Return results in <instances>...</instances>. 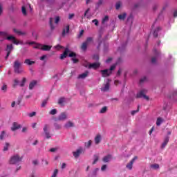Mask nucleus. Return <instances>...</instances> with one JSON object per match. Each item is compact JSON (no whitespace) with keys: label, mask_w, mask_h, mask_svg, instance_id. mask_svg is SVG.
I'll return each mask as SVG.
<instances>
[{"label":"nucleus","mask_w":177,"mask_h":177,"mask_svg":"<svg viewBox=\"0 0 177 177\" xmlns=\"http://www.w3.org/2000/svg\"><path fill=\"white\" fill-rule=\"evenodd\" d=\"M20 67H21V62H20L19 59H16L13 64L14 71L16 74H21V73H24V71Z\"/></svg>","instance_id":"obj_1"},{"label":"nucleus","mask_w":177,"mask_h":177,"mask_svg":"<svg viewBox=\"0 0 177 177\" xmlns=\"http://www.w3.org/2000/svg\"><path fill=\"white\" fill-rule=\"evenodd\" d=\"M115 65H112L109 69H104L101 71L102 77H104V78H106V77H110V75H111V73L113 70H115Z\"/></svg>","instance_id":"obj_2"},{"label":"nucleus","mask_w":177,"mask_h":177,"mask_svg":"<svg viewBox=\"0 0 177 177\" xmlns=\"http://www.w3.org/2000/svg\"><path fill=\"white\" fill-rule=\"evenodd\" d=\"M23 160V157H20L18 154L12 156L9 160L10 164L15 165L17 164V162H21Z\"/></svg>","instance_id":"obj_3"},{"label":"nucleus","mask_w":177,"mask_h":177,"mask_svg":"<svg viewBox=\"0 0 177 177\" xmlns=\"http://www.w3.org/2000/svg\"><path fill=\"white\" fill-rule=\"evenodd\" d=\"M142 97H144L145 100H149V96L146 95L145 90L140 91L136 95V99H140Z\"/></svg>","instance_id":"obj_4"},{"label":"nucleus","mask_w":177,"mask_h":177,"mask_svg":"<svg viewBox=\"0 0 177 177\" xmlns=\"http://www.w3.org/2000/svg\"><path fill=\"white\" fill-rule=\"evenodd\" d=\"M43 131L44 132V135L46 138V139H50L52 138V135L50 134V132L49 131V124H45Z\"/></svg>","instance_id":"obj_5"},{"label":"nucleus","mask_w":177,"mask_h":177,"mask_svg":"<svg viewBox=\"0 0 177 177\" xmlns=\"http://www.w3.org/2000/svg\"><path fill=\"white\" fill-rule=\"evenodd\" d=\"M153 53L156 55V57H152L151 59V63H153L154 64L157 63V57L160 56V51L157 50V49L154 48Z\"/></svg>","instance_id":"obj_6"},{"label":"nucleus","mask_w":177,"mask_h":177,"mask_svg":"<svg viewBox=\"0 0 177 177\" xmlns=\"http://www.w3.org/2000/svg\"><path fill=\"white\" fill-rule=\"evenodd\" d=\"M136 160H138V156H135L133 159H132L127 165H126V168H127L128 169H129L131 171V169H132V167L133 165V162H135V161H136Z\"/></svg>","instance_id":"obj_7"},{"label":"nucleus","mask_w":177,"mask_h":177,"mask_svg":"<svg viewBox=\"0 0 177 177\" xmlns=\"http://www.w3.org/2000/svg\"><path fill=\"white\" fill-rule=\"evenodd\" d=\"M6 39L8 41H12V44H15V45H19V41L16 39V37L13 36H8L6 37Z\"/></svg>","instance_id":"obj_8"},{"label":"nucleus","mask_w":177,"mask_h":177,"mask_svg":"<svg viewBox=\"0 0 177 177\" xmlns=\"http://www.w3.org/2000/svg\"><path fill=\"white\" fill-rule=\"evenodd\" d=\"M21 128V125L19 124L17 122H15L12 123V127H11V131L15 132V131H17V129H20Z\"/></svg>","instance_id":"obj_9"},{"label":"nucleus","mask_w":177,"mask_h":177,"mask_svg":"<svg viewBox=\"0 0 177 177\" xmlns=\"http://www.w3.org/2000/svg\"><path fill=\"white\" fill-rule=\"evenodd\" d=\"M64 120H67V113H66V112H62L58 116L57 120L58 121H64Z\"/></svg>","instance_id":"obj_10"},{"label":"nucleus","mask_w":177,"mask_h":177,"mask_svg":"<svg viewBox=\"0 0 177 177\" xmlns=\"http://www.w3.org/2000/svg\"><path fill=\"white\" fill-rule=\"evenodd\" d=\"M84 151V149L82 148L78 149L76 151L73 152V157L75 158H78L80 157V155Z\"/></svg>","instance_id":"obj_11"},{"label":"nucleus","mask_w":177,"mask_h":177,"mask_svg":"<svg viewBox=\"0 0 177 177\" xmlns=\"http://www.w3.org/2000/svg\"><path fill=\"white\" fill-rule=\"evenodd\" d=\"M70 52V50L68 48H65L64 53L61 54L60 59L61 60H63V59H66L67 56H68V53Z\"/></svg>","instance_id":"obj_12"},{"label":"nucleus","mask_w":177,"mask_h":177,"mask_svg":"<svg viewBox=\"0 0 177 177\" xmlns=\"http://www.w3.org/2000/svg\"><path fill=\"white\" fill-rule=\"evenodd\" d=\"M99 67H100V63L99 62L90 64L88 65V68H93L94 70H96V68H99Z\"/></svg>","instance_id":"obj_13"},{"label":"nucleus","mask_w":177,"mask_h":177,"mask_svg":"<svg viewBox=\"0 0 177 177\" xmlns=\"http://www.w3.org/2000/svg\"><path fill=\"white\" fill-rule=\"evenodd\" d=\"M88 75H89V72L88 71H86L84 73L79 75L77 78H78V80H84V79L86 78V77H88Z\"/></svg>","instance_id":"obj_14"},{"label":"nucleus","mask_w":177,"mask_h":177,"mask_svg":"<svg viewBox=\"0 0 177 177\" xmlns=\"http://www.w3.org/2000/svg\"><path fill=\"white\" fill-rule=\"evenodd\" d=\"M70 32V26L67 25L62 30V37H66V34Z\"/></svg>","instance_id":"obj_15"},{"label":"nucleus","mask_w":177,"mask_h":177,"mask_svg":"<svg viewBox=\"0 0 177 177\" xmlns=\"http://www.w3.org/2000/svg\"><path fill=\"white\" fill-rule=\"evenodd\" d=\"M73 127H74V123H73L71 121H68L64 124V128L68 129V128H73Z\"/></svg>","instance_id":"obj_16"},{"label":"nucleus","mask_w":177,"mask_h":177,"mask_svg":"<svg viewBox=\"0 0 177 177\" xmlns=\"http://www.w3.org/2000/svg\"><path fill=\"white\" fill-rule=\"evenodd\" d=\"M12 50H13V45L8 44L6 48V52L10 55V53H12Z\"/></svg>","instance_id":"obj_17"},{"label":"nucleus","mask_w":177,"mask_h":177,"mask_svg":"<svg viewBox=\"0 0 177 177\" xmlns=\"http://www.w3.org/2000/svg\"><path fill=\"white\" fill-rule=\"evenodd\" d=\"M110 89V83L108 82L106 84L104 85V87L101 88V91L102 92H107Z\"/></svg>","instance_id":"obj_18"},{"label":"nucleus","mask_w":177,"mask_h":177,"mask_svg":"<svg viewBox=\"0 0 177 177\" xmlns=\"http://www.w3.org/2000/svg\"><path fill=\"white\" fill-rule=\"evenodd\" d=\"M37 84H38V82L37 80H32V82H30V83L29 84V89L30 91H32V89H34V86H35Z\"/></svg>","instance_id":"obj_19"},{"label":"nucleus","mask_w":177,"mask_h":177,"mask_svg":"<svg viewBox=\"0 0 177 177\" xmlns=\"http://www.w3.org/2000/svg\"><path fill=\"white\" fill-rule=\"evenodd\" d=\"M49 26L51 31H53L55 30V25H53V18L50 17L49 19Z\"/></svg>","instance_id":"obj_20"},{"label":"nucleus","mask_w":177,"mask_h":177,"mask_svg":"<svg viewBox=\"0 0 177 177\" xmlns=\"http://www.w3.org/2000/svg\"><path fill=\"white\" fill-rule=\"evenodd\" d=\"M101 140H102V136H100V134L97 135L95 138V145H99Z\"/></svg>","instance_id":"obj_21"},{"label":"nucleus","mask_w":177,"mask_h":177,"mask_svg":"<svg viewBox=\"0 0 177 177\" xmlns=\"http://www.w3.org/2000/svg\"><path fill=\"white\" fill-rule=\"evenodd\" d=\"M24 64L28 66H32V64H35V62L31 61L30 59H26L24 61Z\"/></svg>","instance_id":"obj_22"},{"label":"nucleus","mask_w":177,"mask_h":177,"mask_svg":"<svg viewBox=\"0 0 177 177\" xmlns=\"http://www.w3.org/2000/svg\"><path fill=\"white\" fill-rule=\"evenodd\" d=\"M41 50L48 51L50 50V49H52V46L48 45H43L41 46Z\"/></svg>","instance_id":"obj_23"},{"label":"nucleus","mask_w":177,"mask_h":177,"mask_svg":"<svg viewBox=\"0 0 177 177\" xmlns=\"http://www.w3.org/2000/svg\"><path fill=\"white\" fill-rule=\"evenodd\" d=\"M13 31H14V32H15L18 35H26L27 34L26 32H21V30H17L16 28H14Z\"/></svg>","instance_id":"obj_24"},{"label":"nucleus","mask_w":177,"mask_h":177,"mask_svg":"<svg viewBox=\"0 0 177 177\" xmlns=\"http://www.w3.org/2000/svg\"><path fill=\"white\" fill-rule=\"evenodd\" d=\"M168 142H169V137H165L163 143L162 144V149H164L167 145H168Z\"/></svg>","instance_id":"obj_25"},{"label":"nucleus","mask_w":177,"mask_h":177,"mask_svg":"<svg viewBox=\"0 0 177 177\" xmlns=\"http://www.w3.org/2000/svg\"><path fill=\"white\" fill-rule=\"evenodd\" d=\"M110 160H111V155L109 154L106 156H104L103 158H102V161L104 162H109V161H110Z\"/></svg>","instance_id":"obj_26"},{"label":"nucleus","mask_w":177,"mask_h":177,"mask_svg":"<svg viewBox=\"0 0 177 177\" xmlns=\"http://www.w3.org/2000/svg\"><path fill=\"white\" fill-rule=\"evenodd\" d=\"M161 30L160 27H158L154 31H153V37L155 38H157L158 37V31Z\"/></svg>","instance_id":"obj_27"},{"label":"nucleus","mask_w":177,"mask_h":177,"mask_svg":"<svg viewBox=\"0 0 177 177\" xmlns=\"http://www.w3.org/2000/svg\"><path fill=\"white\" fill-rule=\"evenodd\" d=\"M88 48V44H86L85 41L82 43L81 46V50H86Z\"/></svg>","instance_id":"obj_28"},{"label":"nucleus","mask_w":177,"mask_h":177,"mask_svg":"<svg viewBox=\"0 0 177 177\" xmlns=\"http://www.w3.org/2000/svg\"><path fill=\"white\" fill-rule=\"evenodd\" d=\"M125 17H127V14L126 13H123V14H121V15H118V19L120 20H125Z\"/></svg>","instance_id":"obj_29"},{"label":"nucleus","mask_w":177,"mask_h":177,"mask_svg":"<svg viewBox=\"0 0 177 177\" xmlns=\"http://www.w3.org/2000/svg\"><path fill=\"white\" fill-rule=\"evenodd\" d=\"M162 123V118H158L157 120H156V125H157V127H160V125H161Z\"/></svg>","instance_id":"obj_30"},{"label":"nucleus","mask_w":177,"mask_h":177,"mask_svg":"<svg viewBox=\"0 0 177 177\" xmlns=\"http://www.w3.org/2000/svg\"><path fill=\"white\" fill-rule=\"evenodd\" d=\"M9 146H10V144H9V142H6L3 151H8V150H9Z\"/></svg>","instance_id":"obj_31"},{"label":"nucleus","mask_w":177,"mask_h":177,"mask_svg":"<svg viewBox=\"0 0 177 177\" xmlns=\"http://www.w3.org/2000/svg\"><path fill=\"white\" fill-rule=\"evenodd\" d=\"M84 146L86 149H89L92 146V140H90L88 142H85Z\"/></svg>","instance_id":"obj_32"},{"label":"nucleus","mask_w":177,"mask_h":177,"mask_svg":"<svg viewBox=\"0 0 177 177\" xmlns=\"http://www.w3.org/2000/svg\"><path fill=\"white\" fill-rule=\"evenodd\" d=\"M93 37H87L84 42L86 43L87 45H89V44H91V42H93Z\"/></svg>","instance_id":"obj_33"},{"label":"nucleus","mask_w":177,"mask_h":177,"mask_svg":"<svg viewBox=\"0 0 177 177\" xmlns=\"http://www.w3.org/2000/svg\"><path fill=\"white\" fill-rule=\"evenodd\" d=\"M151 168H153V169H158L160 168V165L155 163L151 165Z\"/></svg>","instance_id":"obj_34"},{"label":"nucleus","mask_w":177,"mask_h":177,"mask_svg":"<svg viewBox=\"0 0 177 177\" xmlns=\"http://www.w3.org/2000/svg\"><path fill=\"white\" fill-rule=\"evenodd\" d=\"M107 111V106H104L100 111V114H104Z\"/></svg>","instance_id":"obj_35"},{"label":"nucleus","mask_w":177,"mask_h":177,"mask_svg":"<svg viewBox=\"0 0 177 177\" xmlns=\"http://www.w3.org/2000/svg\"><path fill=\"white\" fill-rule=\"evenodd\" d=\"M97 161H99V156L94 155V160L93 162V165H95V164H96Z\"/></svg>","instance_id":"obj_36"},{"label":"nucleus","mask_w":177,"mask_h":177,"mask_svg":"<svg viewBox=\"0 0 177 177\" xmlns=\"http://www.w3.org/2000/svg\"><path fill=\"white\" fill-rule=\"evenodd\" d=\"M6 134V132L5 131H1L0 134V140H3V138H5Z\"/></svg>","instance_id":"obj_37"},{"label":"nucleus","mask_w":177,"mask_h":177,"mask_svg":"<svg viewBox=\"0 0 177 177\" xmlns=\"http://www.w3.org/2000/svg\"><path fill=\"white\" fill-rule=\"evenodd\" d=\"M17 85H19V80L17 79H15L14 83L12 84V87L16 88V86H17Z\"/></svg>","instance_id":"obj_38"},{"label":"nucleus","mask_w":177,"mask_h":177,"mask_svg":"<svg viewBox=\"0 0 177 177\" xmlns=\"http://www.w3.org/2000/svg\"><path fill=\"white\" fill-rule=\"evenodd\" d=\"M106 21H109V15H106L102 21V24H104V23H106Z\"/></svg>","instance_id":"obj_39"},{"label":"nucleus","mask_w":177,"mask_h":177,"mask_svg":"<svg viewBox=\"0 0 177 177\" xmlns=\"http://www.w3.org/2000/svg\"><path fill=\"white\" fill-rule=\"evenodd\" d=\"M121 8V1H118L115 4V9L118 10Z\"/></svg>","instance_id":"obj_40"},{"label":"nucleus","mask_w":177,"mask_h":177,"mask_svg":"<svg viewBox=\"0 0 177 177\" xmlns=\"http://www.w3.org/2000/svg\"><path fill=\"white\" fill-rule=\"evenodd\" d=\"M26 82H27V79L26 77H24L21 83L20 84V86L21 87L24 86V84H26Z\"/></svg>","instance_id":"obj_41"},{"label":"nucleus","mask_w":177,"mask_h":177,"mask_svg":"<svg viewBox=\"0 0 177 177\" xmlns=\"http://www.w3.org/2000/svg\"><path fill=\"white\" fill-rule=\"evenodd\" d=\"M139 110H140V106L138 105V108H137V110L131 111V115H135L136 113H139Z\"/></svg>","instance_id":"obj_42"},{"label":"nucleus","mask_w":177,"mask_h":177,"mask_svg":"<svg viewBox=\"0 0 177 177\" xmlns=\"http://www.w3.org/2000/svg\"><path fill=\"white\" fill-rule=\"evenodd\" d=\"M89 10H90V8H88L85 12H84V15L83 17H82V19H84V17H87V19H89V16L86 15H88V13H89Z\"/></svg>","instance_id":"obj_43"},{"label":"nucleus","mask_w":177,"mask_h":177,"mask_svg":"<svg viewBox=\"0 0 177 177\" xmlns=\"http://www.w3.org/2000/svg\"><path fill=\"white\" fill-rule=\"evenodd\" d=\"M57 174H59V170L57 169H55L53 174L51 177H56L57 176Z\"/></svg>","instance_id":"obj_44"},{"label":"nucleus","mask_w":177,"mask_h":177,"mask_svg":"<svg viewBox=\"0 0 177 177\" xmlns=\"http://www.w3.org/2000/svg\"><path fill=\"white\" fill-rule=\"evenodd\" d=\"M22 13L24 16H27V10L24 6H22Z\"/></svg>","instance_id":"obj_45"},{"label":"nucleus","mask_w":177,"mask_h":177,"mask_svg":"<svg viewBox=\"0 0 177 177\" xmlns=\"http://www.w3.org/2000/svg\"><path fill=\"white\" fill-rule=\"evenodd\" d=\"M65 98L64 97H61L58 100V104H63L64 103Z\"/></svg>","instance_id":"obj_46"},{"label":"nucleus","mask_w":177,"mask_h":177,"mask_svg":"<svg viewBox=\"0 0 177 177\" xmlns=\"http://www.w3.org/2000/svg\"><path fill=\"white\" fill-rule=\"evenodd\" d=\"M84 32H85V30H82L79 35H77V38L80 39V38H81L82 37V35H84Z\"/></svg>","instance_id":"obj_47"},{"label":"nucleus","mask_w":177,"mask_h":177,"mask_svg":"<svg viewBox=\"0 0 177 177\" xmlns=\"http://www.w3.org/2000/svg\"><path fill=\"white\" fill-rule=\"evenodd\" d=\"M57 110H56V109H52V110L50 111L49 114H50L51 115H55V114H57Z\"/></svg>","instance_id":"obj_48"},{"label":"nucleus","mask_w":177,"mask_h":177,"mask_svg":"<svg viewBox=\"0 0 177 177\" xmlns=\"http://www.w3.org/2000/svg\"><path fill=\"white\" fill-rule=\"evenodd\" d=\"M101 39H102V35H100L98 37V41L100 42H99L98 46H97V49H99L100 48V45H102V41H100Z\"/></svg>","instance_id":"obj_49"},{"label":"nucleus","mask_w":177,"mask_h":177,"mask_svg":"<svg viewBox=\"0 0 177 177\" xmlns=\"http://www.w3.org/2000/svg\"><path fill=\"white\" fill-rule=\"evenodd\" d=\"M68 56H69V57L74 58L77 56V54L74 52H71V53H69Z\"/></svg>","instance_id":"obj_50"},{"label":"nucleus","mask_w":177,"mask_h":177,"mask_svg":"<svg viewBox=\"0 0 177 177\" xmlns=\"http://www.w3.org/2000/svg\"><path fill=\"white\" fill-rule=\"evenodd\" d=\"M42 48V45L39 44H36V45L34 46L35 49H41Z\"/></svg>","instance_id":"obj_51"},{"label":"nucleus","mask_w":177,"mask_h":177,"mask_svg":"<svg viewBox=\"0 0 177 177\" xmlns=\"http://www.w3.org/2000/svg\"><path fill=\"white\" fill-rule=\"evenodd\" d=\"M48 103V99L44 100L42 102H41V107H45V106H46V104Z\"/></svg>","instance_id":"obj_52"},{"label":"nucleus","mask_w":177,"mask_h":177,"mask_svg":"<svg viewBox=\"0 0 177 177\" xmlns=\"http://www.w3.org/2000/svg\"><path fill=\"white\" fill-rule=\"evenodd\" d=\"M7 89H8V86L6 84H3V86L1 87V91L6 92Z\"/></svg>","instance_id":"obj_53"},{"label":"nucleus","mask_w":177,"mask_h":177,"mask_svg":"<svg viewBox=\"0 0 177 177\" xmlns=\"http://www.w3.org/2000/svg\"><path fill=\"white\" fill-rule=\"evenodd\" d=\"M59 21H60V17L57 16L55 17V24H59Z\"/></svg>","instance_id":"obj_54"},{"label":"nucleus","mask_w":177,"mask_h":177,"mask_svg":"<svg viewBox=\"0 0 177 177\" xmlns=\"http://www.w3.org/2000/svg\"><path fill=\"white\" fill-rule=\"evenodd\" d=\"M92 23H94L95 26H96L97 27V26H99V21L97 19H93L92 21Z\"/></svg>","instance_id":"obj_55"},{"label":"nucleus","mask_w":177,"mask_h":177,"mask_svg":"<svg viewBox=\"0 0 177 177\" xmlns=\"http://www.w3.org/2000/svg\"><path fill=\"white\" fill-rule=\"evenodd\" d=\"M98 171H99V169H95V170L93 171V177H96V175H97Z\"/></svg>","instance_id":"obj_56"},{"label":"nucleus","mask_w":177,"mask_h":177,"mask_svg":"<svg viewBox=\"0 0 177 177\" xmlns=\"http://www.w3.org/2000/svg\"><path fill=\"white\" fill-rule=\"evenodd\" d=\"M72 62H73V63L75 64L77 63H78L80 62V60L75 57H73L71 59Z\"/></svg>","instance_id":"obj_57"},{"label":"nucleus","mask_w":177,"mask_h":177,"mask_svg":"<svg viewBox=\"0 0 177 177\" xmlns=\"http://www.w3.org/2000/svg\"><path fill=\"white\" fill-rule=\"evenodd\" d=\"M146 80H147V78L146 77L141 78L140 80V84H143V82H145V81H146Z\"/></svg>","instance_id":"obj_58"},{"label":"nucleus","mask_w":177,"mask_h":177,"mask_svg":"<svg viewBox=\"0 0 177 177\" xmlns=\"http://www.w3.org/2000/svg\"><path fill=\"white\" fill-rule=\"evenodd\" d=\"M93 59V60H96L97 62V60H99V55H94Z\"/></svg>","instance_id":"obj_59"},{"label":"nucleus","mask_w":177,"mask_h":177,"mask_svg":"<svg viewBox=\"0 0 177 177\" xmlns=\"http://www.w3.org/2000/svg\"><path fill=\"white\" fill-rule=\"evenodd\" d=\"M55 48L57 50H60V49H63V46H60V45H57L55 46Z\"/></svg>","instance_id":"obj_60"},{"label":"nucleus","mask_w":177,"mask_h":177,"mask_svg":"<svg viewBox=\"0 0 177 177\" xmlns=\"http://www.w3.org/2000/svg\"><path fill=\"white\" fill-rule=\"evenodd\" d=\"M120 63H122V58L119 57L118 61L116 62V64H120Z\"/></svg>","instance_id":"obj_61"},{"label":"nucleus","mask_w":177,"mask_h":177,"mask_svg":"<svg viewBox=\"0 0 177 177\" xmlns=\"http://www.w3.org/2000/svg\"><path fill=\"white\" fill-rule=\"evenodd\" d=\"M107 168V165H102V167H101V170L102 171H106V169Z\"/></svg>","instance_id":"obj_62"},{"label":"nucleus","mask_w":177,"mask_h":177,"mask_svg":"<svg viewBox=\"0 0 177 177\" xmlns=\"http://www.w3.org/2000/svg\"><path fill=\"white\" fill-rule=\"evenodd\" d=\"M36 114H37L36 112H32L29 113V117H34L35 115H36Z\"/></svg>","instance_id":"obj_63"},{"label":"nucleus","mask_w":177,"mask_h":177,"mask_svg":"<svg viewBox=\"0 0 177 177\" xmlns=\"http://www.w3.org/2000/svg\"><path fill=\"white\" fill-rule=\"evenodd\" d=\"M174 17H177V10H175L174 13H173Z\"/></svg>","instance_id":"obj_64"}]
</instances>
